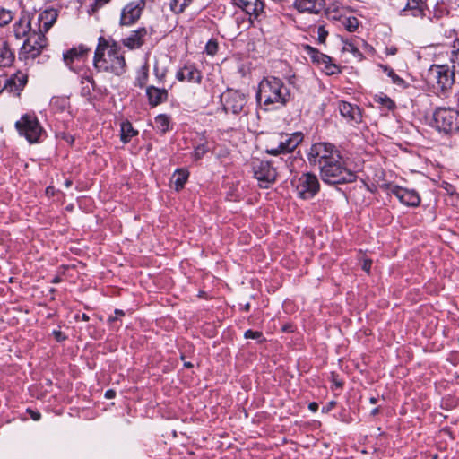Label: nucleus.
<instances>
[{"mask_svg":"<svg viewBox=\"0 0 459 459\" xmlns=\"http://www.w3.org/2000/svg\"><path fill=\"white\" fill-rule=\"evenodd\" d=\"M93 65L98 72L121 75L126 72V63L122 48L114 40L100 37L93 57Z\"/></svg>","mask_w":459,"mask_h":459,"instance_id":"f257e3e1","label":"nucleus"},{"mask_svg":"<svg viewBox=\"0 0 459 459\" xmlns=\"http://www.w3.org/2000/svg\"><path fill=\"white\" fill-rule=\"evenodd\" d=\"M290 98V90L279 77L266 76L258 83L255 100L266 111L286 107Z\"/></svg>","mask_w":459,"mask_h":459,"instance_id":"f03ea898","label":"nucleus"},{"mask_svg":"<svg viewBox=\"0 0 459 459\" xmlns=\"http://www.w3.org/2000/svg\"><path fill=\"white\" fill-rule=\"evenodd\" d=\"M319 170L322 180L329 185L354 182L357 178L356 174L347 168L342 155L325 164Z\"/></svg>","mask_w":459,"mask_h":459,"instance_id":"7ed1b4c3","label":"nucleus"},{"mask_svg":"<svg viewBox=\"0 0 459 459\" xmlns=\"http://www.w3.org/2000/svg\"><path fill=\"white\" fill-rule=\"evenodd\" d=\"M303 134L301 133L274 134L269 138L265 152L273 156L292 152L302 142Z\"/></svg>","mask_w":459,"mask_h":459,"instance_id":"20e7f679","label":"nucleus"},{"mask_svg":"<svg viewBox=\"0 0 459 459\" xmlns=\"http://www.w3.org/2000/svg\"><path fill=\"white\" fill-rule=\"evenodd\" d=\"M221 103L226 114L247 116L249 112L248 96L238 90L227 89L221 94Z\"/></svg>","mask_w":459,"mask_h":459,"instance_id":"39448f33","label":"nucleus"},{"mask_svg":"<svg viewBox=\"0 0 459 459\" xmlns=\"http://www.w3.org/2000/svg\"><path fill=\"white\" fill-rule=\"evenodd\" d=\"M431 126L445 134L459 131L458 111L450 108H437L432 115Z\"/></svg>","mask_w":459,"mask_h":459,"instance_id":"423d86ee","label":"nucleus"},{"mask_svg":"<svg viewBox=\"0 0 459 459\" xmlns=\"http://www.w3.org/2000/svg\"><path fill=\"white\" fill-rule=\"evenodd\" d=\"M426 82L437 91H445L454 83V73L447 65H432L426 74Z\"/></svg>","mask_w":459,"mask_h":459,"instance_id":"0eeeda50","label":"nucleus"},{"mask_svg":"<svg viewBox=\"0 0 459 459\" xmlns=\"http://www.w3.org/2000/svg\"><path fill=\"white\" fill-rule=\"evenodd\" d=\"M341 155L339 150L330 143H316L311 145L307 152V160L310 165L317 166L319 169L337 159Z\"/></svg>","mask_w":459,"mask_h":459,"instance_id":"6e6552de","label":"nucleus"},{"mask_svg":"<svg viewBox=\"0 0 459 459\" xmlns=\"http://www.w3.org/2000/svg\"><path fill=\"white\" fill-rule=\"evenodd\" d=\"M47 38L45 33L34 29L26 37L20 52L21 58L24 60L34 59L40 55L43 48L47 46Z\"/></svg>","mask_w":459,"mask_h":459,"instance_id":"1a4fd4ad","label":"nucleus"},{"mask_svg":"<svg viewBox=\"0 0 459 459\" xmlns=\"http://www.w3.org/2000/svg\"><path fill=\"white\" fill-rule=\"evenodd\" d=\"M15 127L19 134L31 143L38 142L42 133V127L38 118L30 114H25L20 120L16 121Z\"/></svg>","mask_w":459,"mask_h":459,"instance_id":"9d476101","label":"nucleus"},{"mask_svg":"<svg viewBox=\"0 0 459 459\" xmlns=\"http://www.w3.org/2000/svg\"><path fill=\"white\" fill-rule=\"evenodd\" d=\"M297 195L302 199L313 198L319 191L318 178L313 173H303L297 179L292 180Z\"/></svg>","mask_w":459,"mask_h":459,"instance_id":"9b49d317","label":"nucleus"},{"mask_svg":"<svg viewBox=\"0 0 459 459\" xmlns=\"http://www.w3.org/2000/svg\"><path fill=\"white\" fill-rule=\"evenodd\" d=\"M254 176L259 186L268 188L276 179V169L268 161L255 160L253 162Z\"/></svg>","mask_w":459,"mask_h":459,"instance_id":"f8f14e48","label":"nucleus"},{"mask_svg":"<svg viewBox=\"0 0 459 459\" xmlns=\"http://www.w3.org/2000/svg\"><path fill=\"white\" fill-rule=\"evenodd\" d=\"M385 188L389 195H394L403 204L417 207L420 204V197L414 189L404 188L396 185L387 184Z\"/></svg>","mask_w":459,"mask_h":459,"instance_id":"ddd939ff","label":"nucleus"},{"mask_svg":"<svg viewBox=\"0 0 459 459\" xmlns=\"http://www.w3.org/2000/svg\"><path fill=\"white\" fill-rule=\"evenodd\" d=\"M145 4V0H134L126 4L121 11L120 24L123 26L134 24L141 17Z\"/></svg>","mask_w":459,"mask_h":459,"instance_id":"4468645a","label":"nucleus"},{"mask_svg":"<svg viewBox=\"0 0 459 459\" xmlns=\"http://www.w3.org/2000/svg\"><path fill=\"white\" fill-rule=\"evenodd\" d=\"M231 2L249 15L251 21L264 17V4L261 0H231Z\"/></svg>","mask_w":459,"mask_h":459,"instance_id":"2eb2a0df","label":"nucleus"},{"mask_svg":"<svg viewBox=\"0 0 459 459\" xmlns=\"http://www.w3.org/2000/svg\"><path fill=\"white\" fill-rule=\"evenodd\" d=\"M176 78L180 82L186 81L188 82L199 83L202 80V73L194 64L186 63L178 70Z\"/></svg>","mask_w":459,"mask_h":459,"instance_id":"dca6fc26","label":"nucleus"},{"mask_svg":"<svg viewBox=\"0 0 459 459\" xmlns=\"http://www.w3.org/2000/svg\"><path fill=\"white\" fill-rule=\"evenodd\" d=\"M7 91L19 96L28 82V74L25 72L17 71L10 77H6Z\"/></svg>","mask_w":459,"mask_h":459,"instance_id":"f3484780","label":"nucleus"},{"mask_svg":"<svg viewBox=\"0 0 459 459\" xmlns=\"http://www.w3.org/2000/svg\"><path fill=\"white\" fill-rule=\"evenodd\" d=\"M91 48L84 45L74 47L63 54L65 64L72 69L74 62H82L89 55Z\"/></svg>","mask_w":459,"mask_h":459,"instance_id":"a211bd4d","label":"nucleus"},{"mask_svg":"<svg viewBox=\"0 0 459 459\" xmlns=\"http://www.w3.org/2000/svg\"><path fill=\"white\" fill-rule=\"evenodd\" d=\"M57 16L58 12L54 8H48L40 12L37 19V29L44 33L48 32L56 22Z\"/></svg>","mask_w":459,"mask_h":459,"instance_id":"6ab92c4d","label":"nucleus"},{"mask_svg":"<svg viewBox=\"0 0 459 459\" xmlns=\"http://www.w3.org/2000/svg\"><path fill=\"white\" fill-rule=\"evenodd\" d=\"M325 0H295L294 8L299 13L318 14L325 7Z\"/></svg>","mask_w":459,"mask_h":459,"instance_id":"aec40b11","label":"nucleus"},{"mask_svg":"<svg viewBox=\"0 0 459 459\" xmlns=\"http://www.w3.org/2000/svg\"><path fill=\"white\" fill-rule=\"evenodd\" d=\"M340 114L348 121L359 124L362 121V114L360 108L356 105H351L346 101L338 103Z\"/></svg>","mask_w":459,"mask_h":459,"instance_id":"412c9836","label":"nucleus"},{"mask_svg":"<svg viewBox=\"0 0 459 459\" xmlns=\"http://www.w3.org/2000/svg\"><path fill=\"white\" fill-rule=\"evenodd\" d=\"M34 29L29 14H22L13 24V33L16 39L26 38Z\"/></svg>","mask_w":459,"mask_h":459,"instance_id":"4be33fe9","label":"nucleus"},{"mask_svg":"<svg viewBox=\"0 0 459 459\" xmlns=\"http://www.w3.org/2000/svg\"><path fill=\"white\" fill-rule=\"evenodd\" d=\"M146 95L148 98L149 105L156 107L168 100V91L164 88H158L155 86H149L146 88Z\"/></svg>","mask_w":459,"mask_h":459,"instance_id":"5701e85b","label":"nucleus"},{"mask_svg":"<svg viewBox=\"0 0 459 459\" xmlns=\"http://www.w3.org/2000/svg\"><path fill=\"white\" fill-rule=\"evenodd\" d=\"M147 35L145 28H140L131 32V34L123 39V43L126 47L131 49L140 48L143 42L144 38Z\"/></svg>","mask_w":459,"mask_h":459,"instance_id":"b1692460","label":"nucleus"},{"mask_svg":"<svg viewBox=\"0 0 459 459\" xmlns=\"http://www.w3.org/2000/svg\"><path fill=\"white\" fill-rule=\"evenodd\" d=\"M14 60V54L6 41L0 40V67L10 66Z\"/></svg>","mask_w":459,"mask_h":459,"instance_id":"393cba45","label":"nucleus"},{"mask_svg":"<svg viewBox=\"0 0 459 459\" xmlns=\"http://www.w3.org/2000/svg\"><path fill=\"white\" fill-rule=\"evenodd\" d=\"M189 173L185 169H177L171 178V182L177 191L181 190L187 181Z\"/></svg>","mask_w":459,"mask_h":459,"instance_id":"a878e982","label":"nucleus"},{"mask_svg":"<svg viewBox=\"0 0 459 459\" xmlns=\"http://www.w3.org/2000/svg\"><path fill=\"white\" fill-rule=\"evenodd\" d=\"M138 134V131L134 129L132 124L129 121H125L121 124V141L124 143H127L131 139Z\"/></svg>","mask_w":459,"mask_h":459,"instance_id":"bb28decb","label":"nucleus"},{"mask_svg":"<svg viewBox=\"0 0 459 459\" xmlns=\"http://www.w3.org/2000/svg\"><path fill=\"white\" fill-rule=\"evenodd\" d=\"M303 48L306 54L311 58L313 63L320 65L321 62H325V60H328L327 55L321 53L316 48H313L309 45H304Z\"/></svg>","mask_w":459,"mask_h":459,"instance_id":"cd10ccee","label":"nucleus"},{"mask_svg":"<svg viewBox=\"0 0 459 459\" xmlns=\"http://www.w3.org/2000/svg\"><path fill=\"white\" fill-rule=\"evenodd\" d=\"M169 117L167 115L160 114L155 117V128L161 134L166 133L169 128Z\"/></svg>","mask_w":459,"mask_h":459,"instance_id":"c85d7f7f","label":"nucleus"},{"mask_svg":"<svg viewBox=\"0 0 459 459\" xmlns=\"http://www.w3.org/2000/svg\"><path fill=\"white\" fill-rule=\"evenodd\" d=\"M193 0H170L169 8L176 13H181L185 9L192 4Z\"/></svg>","mask_w":459,"mask_h":459,"instance_id":"c756f323","label":"nucleus"},{"mask_svg":"<svg viewBox=\"0 0 459 459\" xmlns=\"http://www.w3.org/2000/svg\"><path fill=\"white\" fill-rule=\"evenodd\" d=\"M327 59L325 62H321L322 69L328 75H333L340 73V68L337 65L333 63V60L330 56H327Z\"/></svg>","mask_w":459,"mask_h":459,"instance_id":"7c9ffc66","label":"nucleus"},{"mask_svg":"<svg viewBox=\"0 0 459 459\" xmlns=\"http://www.w3.org/2000/svg\"><path fill=\"white\" fill-rule=\"evenodd\" d=\"M344 28L350 31H355L359 27V21L356 17H348L342 21Z\"/></svg>","mask_w":459,"mask_h":459,"instance_id":"2f4dec72","label":"nucleus"},{"mask_svg":"<svg viewBox=\"0 0 459 459\" xmlns=\"http://www.w3.org/2000/svg\"><path fill=\"white\" fill-rule=\"evenodd\" d=\"M342 51L351 53L355 57L360 58L362 56V54L358 49V48L353 43L349 41L343 42Z\"/></svg>","mask_w":459,"mask_h":459,"instance_id":"473e14b6","label":"nucleus"},{"mask_svg":"<svg viewBox=\"0 0 459 459\" xmlns=\"http://www.w3.org/2000/svg\"><path fill=\"white\" fill-rule=\"evenodd\" d=\"M13 19L12 13L0 6V27L8 24Z\"/></svg>","mask_w":459,"mask_h":459,"instance_id":"72a5a7b5","label":"nucleus"},{"mask_svg":"<svg viewBox=\"0 0 459 459\" xmlns=\"http://www.w3.org/2000/svg\"><path fill=\"white\" fill-rule=\"evenodd\" d=\"M389 77L392 79L393 83L399 86L400 88L404 89L407 87L406 82L399 75H397L394 70L389 71Z\"/></svg>","mask_w":459,"mask_h":459,"instance_id":"f704fd0d","label":"nucleus"},{"mask_svg":"<svg viewBox=\"0 0 459 459\" xmlns=\"http://www.w3.org/2000/svg\"><path fill=\"white\" fill-rule=\"evenodd\" d=\"M208 147L205 144L197 145L193 152V158L195 160H198L204 157V155L208 152Z\"/></svg>","mask_w":459,"mask_h":459,"instance_id":"c9c22d12","label":"nucleus"},{"mask_svg":"<svg viewBox=\"0 0 459 459\" xmlns=\"http://www.w3.org/2000/svg\"><path fill=\"white\" fill-rule=\"evenodd\" d=\"M218 51V42L216 39H210L205 45V52L209 56H214Z\"/></svg>","mask_w":459,"mask_h":459,"instance_id":"e433bc0d","label":"nucleus"},{"mask_svg":"<svg viewBox=\"0 0 459 459\" xmlns=\"http://www.w3.org/2000/svg\"><path fill=\"white\" fill-rule=\"evenodd\" d=\"M244 337L246 339H256L259 342L264 341L262 332H258V331L247 330L244 333Z\"/></svg>","mask_w":459,"mask_h":459,"instance_id":"4c0bfd02","label":"nucleus"},{"mask_svg":"<svg viewBox=\"0 0 459 459\" xmlns=\"http://www.w3.org/2000/svg\"><path fill=\"white\" fill-rule=\"evenodd\" d=\"M378 102L385 106L387 109L391 110L395 107L394 102L387 96H381L378 98Z\"/></svg>","mask_w":459,"mask_h":459,"instance_id":"58836bf2","label":"nucleus"},{"mask_svg":"<svg viewBox=\"0 0 459 459\" xmlns=\"http://www.w3.org/2000/svg\"><path fill=\"white\" fill-rule=\"evenodd\" d=\"M452 61V69L451 72L454 73V75L457 73L459 74V53L453 52V56L451 58Z\"/></svg>","mask_w":459,"mask_h":459,"instance_id":"ea45409f","label":"nucleus"},{"mask_svg":"<svg viewBox=\"0 0 459 459\" xmlns=\"http://www.w3.org/2000/svg\"><path fill=\"white\" fill-rule=\"evenodd\" d=\"M328 31L325 30L324 26H319L317 28V41L319 43H325Z\"/></svg>","mask_w":459,"mask_h":459,"instance_id":"a19ab883","label":"nucleus"},{"mask_svg":"<svg viewBox=\"0 0 459 459\" xmlns=\"http://www.w3.org/2000/svg\"><path fill=\"white\" fill-rule=\"evenodd\" d=\"M110 0H93L91 8L93 12L98 11L100 8H101L103 5L108 4Z\"/></svg>","mask_w":459,"mask_h":459,"instance_id":"79ce46f5","label":"nucleus"},{"mask_svg":"<svg viewBox=\"0 0 459 459\" xmlns=\"http://www.w3.org/2000/svg\"><path fill=\"white\" fill-rule=\"evenodd\" d=\"M147 79H148L147 73H143V74L141 76L136 78L134 85L138 86L140 88H143L146 84Z\"/></svg>","mask_w":459,"mask_h":459,"instance_id":"37998d69","label":"nucleus"},{"mask_svg":"<svg viewBox=\"0 0 459 459\" xmlns=\"http://www.w3.org/2000/svg\"><path fill=\"white\" fill-rule=\"evenodd\" d=\"M421 0H407L406 6L404 10L411 9V10H420V3Z\"/></svg>","mask_w":459,"mask_h":459,"instance_id":"c03bdc74","label":"nucleus"},{"mask_svg":"<svg viewBox=\"0 0 459 459\" xmlns=\"http://www.w3.org/2000/svg\"><path fill=\"white\" fill-rule=\"evenodd\" d=\"M66 100L63 98H53L51 100L50 105L52 107L59 106L61 108H65L66 105Z\"/></svg>","mask_w":459,"mask_h":459,"instance_id":"a18cd8bd","label":"nucleus"},{"mask_svg":"<svg viewBox=\"0 0 459 459\" xmlns=\"http://www.w3.org/2000/svg\"><path fill=\"white\" fill-rule=\"evenodd\" d=\"M124 316H125V312L123 310L116 309L114 312V316H110L108 317V322L115 323L117 320L120 319Z\"/></svg>","mask_w":459,"mask_h":459,"instance_id":"49530a36","label":"nucleus"},{"mask_svg":"<svg viewBox=\"0 0 459 459\" xmlns=\"http://www.w3.org/2000/svg\"><path fill=\"white\" fill-rule=\"evenodd\" d=\"M372 265V261L370 259H365L362 264V269L367 273H370V268Z\"/></svg>","mask_w":459,"mask_h":459,"instance_id":"de8ad7c7","label":"nucleus"},{"mask_svg":"<svg viewBox=\"0 0 459 459\" xmlns=\"http://www.w3.org/2000/svg\"><path fill=\"white\" fill-rule=\"evenodd\" d=\"M28 413L33 420H39L41 418V414L39 411H34L33 410L28 409Z\"/></svg>","mask_w":459,"mask_h":459,"instance_id":"09e8293b","label":"nucleus"},{"mask_svg":"<svg viewBox=\"0 0 459 459\" xmlns=\"http://www.w3.org/2000/svg\"><path fill=\"white\" fill-rule=\"evenodd\" d=\"M7 81L5 76L0 77V93L4 90L7 91Z\"/></svg>","mask_w":459,"mask_h":459,"instance_id":"8fccbe9b","label":"nucleus"},{"mask_svg":"<svg viewBox=\"0 0 459 459\" xmlns=\"http://www.w3.org/2000/svg\"><path fill=\"white\" fill-rule=\"evenodd\" d=\"M53 334L55 335L56 339L60 342V341H63V340H65V336L63 334L62 332L60 331H54L53 332Z\"/></svg>","mask_w":459,"mask_h":459,"instance_id":"3c124183","label":"nucleus"},{"mask_svg":"<svg viewBox=\"0 0 459 459\" xmlns=\"http://www.w3.org/2000/svg\"><path fill=\"white\" fill-rule=\"evenodd\" d=\"M115 395H116V392L112 389L107 390L105 393V397L107 399H112L115 397Z\"/></svg>","mask_w":459,"mask_h":459,"instance_id":"603ef678","label":"nucleus"},{"mask_svg":"<svg viewBox=\"0 0 459 459\" xmlns=\"http://www.w3.org/2000/svg\"><path fill=\"white\" fill-rule=\"evenodd\" d=\"M308 409H309L311 411L316 412V411H317V410H318V404H317L316 403H315V402L310 403L308 404Z\"/></svg>","mask_w":459,"mask_h":459,"instance_id":"864d4df0","label":"nucleus"},{"mask_svg":"<svg viewBox=\"0 0 459 459\" xmlns=\"http://www.w3.org/2000/svg\"><path fill=\"white\" fill-rule=\"evenodd\" d=\"M450 5H455L459 7V0H447Z\"/></svg>","mask_w":459,"mask_h":459,"instance_id":"5fc2aeb1","label":"nucleus"},{"mask_svg":"<svg viewBox=\"0 0 459 459\" xmlns=\"http://www.w3.org/2000/svg\"><path fill=\"white\" fill-rule=\"evenodd\" d=\"M380 66H381V68L383 69V71H384L385 73H386V74L389 76V71H390V70H393V69H392V68H390V67H388L387 65H380Z\"/></svg>","mask_w":459,"mask_h":459,"instance_id":"6e6d98bb","label":"nucleus"},{"mask_svg":"<svg viewBox=\"0 0 459 459\" xmlns=\"http://www.w3.org/2000/svg\"><path fill=\"white\" fill-rule=\"evenodd\" d=\"M82 320L87 322V321L90 320V317H89V316L87 314L83 313L82 315Z\"/></svg>","mask_w":459,"mask_h":459,"instance_id":"4d7b16f0","label":"nucleus"},{"mask_svg":"<svg viewBox=\"0 0 459 459\" xmlns=\"http://www.w3.org/2000/svg\"><path fill=\"white\" fill-rule=\"evenodd\" d=\"M84 79H85L88 82H90L92 86L94 85V80H93L91 77H90V76H86Z\"/></svg>","mask_w":459,"mask_h":459,"instance_id":"13d9d810","label":"nucleus"},{"mask_svg":"<svg viewBox=\"0 0 459 459\" xmlns=\"http://www.w3.org/2000/svg\"><path fill=\"white\" fill-rule=\"evenodd\" d=\"M396 51L397 49L395 48H391L390 49H388V53L391 55H395Z\"/></svg>","mask_w":459,"mask_h":459,"instance_id":"bf43d9fd","label":"nucleus"},{"mask_svg":"<svg viewBox=\"0 0 459 459\" xmlns=\"http://www.w3.org/2000/svg\"><path fill=\"white\" fill-rule=\"evenodd\" d=\"M379 412V409L377 407V408H374L372 411H371V415L375 416L377 415V413Z\"/></svg>","mask_w":459,"mask_h":459,"instance_id":"052dcab7","label":"nucleus"},{"mask_svg":"<svg viewBox=\"0 0 459 459\" xmlns=\"http://www.w3.org/2000/svg\"><path fill=\"white\" fill-rule=\"evenodd\" d=\"M60 281H61V280H60V278H59L58 276H56V277H55V278L51 281V282L56 284V283L60 282Z\"/></svg>","mask_w":459,"mask_h":459,"instance_id":"680f3d73","label":"nucleus"},{"mask_svg":"<svg viewBox=\"0 0 459 459\" xmlns=\"http://www.w3.org/2000/svg\"><path fill=\"white\" fill-rule=\"evenodd\" d=\"M294 80H295V75L293 76H290L289 79H288V82L290 84H294Z\"/></svg>","mask_w":459,"mask_h":459,"instance_id":"e2e57ef3","label":"nucleus"},{"mask_svg":"<svg viewBox=\"0 0 459 459\" xmlns=\"http://www.w3.org/2000/svg\"><path fill=\"white\" fill-rule=\"evenodd\" d=\"M369 402H370V403L374 404V403H377V399L376 397H371V398L369 399Z\"/></svg>","mask_w":459,"mask_h":459,"instance_id":"0e129e2a","label":"nucleus"},{"mask_svg":"<svg viewBox=\"0 0 459 459\" xmlns=\"http://www.w3.org/2000/svg\"><path fill=\"white\" fill-rule=\"evenodd\" d=\"M184 366H185L186 368H192V367H193V364H192L191 362H185Z\"/></svg>","mask_w":459,"mask_h":459,"instance_id":"69168bd1","label":"nucleus"},{"mask_svg":"<svg viewBox=\"0 0 459 459\" xmlns=\"http://www.w3.org/2000/svg\"><path fill=\"white\" fill-rule=\"evenodd\" d=\"M65 185L66 187H69L72 185V181L71 180H65Z\"/></svg>","mask_w":459,"mask_h":459,"instance_id":"338daca9","label":"nucleus"},{"mask_svg":"<svg viewBox=\"0 0 459 459\" xmlns=\"http://www.w3.org/2000/svg\"><path fill=\"white\" fill-rule=\"evenodd\" d=\"M249 308H250V305H249V304H247V305L245 306V307H244V309H245L246 311H248V310H249Z\"/></svg>","mask_w":459,"mask_h":459,"instance_id":"774afa93","label":"nucleus"}]
</instances>
